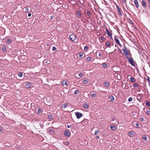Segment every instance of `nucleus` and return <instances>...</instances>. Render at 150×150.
Listing matches in <instances>:
<instances>
[{
    "mask_svg": "<svg viewBox=\"0 0 150 150\" xmlns=\"http://www.w3.org/2000/svg\"><path fill=\"white\" fill-rule=\"evenodd\" d=\"M129 62L132 66L134 67L135 66V64L133 62V59L131 57H130L128 59Z\"/></svg>",
    "mask_w": 150,
    "mask_h": 150,
    "instance_id": "f257e3e1",
    "label": "nucleus"
},
{
    "mask_svg": "<svg viewBox=\"0 0 150 150\" xmlns=\"http://www.w3.org/2000/svg\"><path fill=\"white\" fill-rule=\"evenodd\" d=\"M76 38V36L74 34H72L70 35L69 38L70 40L72 42L74 41Z\"/></svg>",
    "mask_w": 150,
    "mask_h": 150,
    "instance_id": "f03ea898",
    "label": "nucleus"
},
{
    "mask_svg": "<svg viewBox=\"0 0 150 150\" xmlns=\"http://www.w3.org/2000/svg\"><path fill=\"white\" fill-rule=\"evenodd\" d=\"M144 111L145 112V113L148 115H150V108H144L143 109Z\"/></svg>",
    "mask_w": 150,
    "mask_h": 150,
    "instance_id": "7ed1b4c3",
    "label": "nucleus"
},
{
    "mask_svg": "<svg viewBox=\"0 0 150 150\" xmlns=\"http://www.w3.org/2000/svg\"><path fill=\"white\" fill-rule=\"evenodd\" d=\"M122 50L123 51L124 54H126L128 53V48L125 46L123 47Z\"/></svg>",
    "mask_w": 150,
    "mask_h": 150,
    "instance_id": "20e7f679",
    "label": "nucleus"
},
{
    "mask_svg": "<svg viewBox=\"0 0 150 150\" xmlns=\"http://www.w3.org/2000/svg\"><path fill=\"white\" fill-rule=\"evenodd\" d=\"M75 115L78 119L80 118L83 116L82 114L81 113L79 112H76L75 113Z\"/></svg>",
    "mask_w": 150,
    "mask_h": 150,
    "instance_id": "39448f33",
    "label": "nucleus"
},
{
    "mask_svg": "<svg viewBox=\"0 0 150 150\" xmlns=\"http://www.w3.org/2000/svg\"><path fill=\"white\" fill-rule=\"evenodd\" d=\"M114 40L115 42L118 44L120 46H122L120 44L119 40L116 38L114 37Z\"/></svg>",
    "mask_w": 150,
    "mask_h": 150,
    "instance_id": "423d86ee",
    "label": "nucleus"
},
{
    "mask_svg": "<svg viewBox=\"0 0 150 150\" xmlns=\"http://www.w3.org/2000/svg\"><path fill=\"white\" fill-rule=\"evenodd\" d=\"M106 30L108 36L112 39V34L107 29Z\"/></svg>",
    "mask_w": 150,
    "mask_h": 150,
    "instance_id": "0eeeda50",
    "label": "nucleus"
},
{
    "mask_svg": "<svg viewBox=\"0 0 150 150\" xmlns=\"http://www.w3.org/2000/svg\"><path fill=\"white\" fill-rule=\"evenodd\" d=\"M32 84L30 83V82H28L25 84V87L26 88H30Z\"/></svg>",
    "mask_w": 150,
    "mask_h": 150,
    "instance_id": "6e6552de",
    "label": "nucleus"
},
{
    "mask_svg": "<svg viewBox=\"0 0 150 150\" xmlns=\"http://www.w3.org/2000/svg\"><path fill=\"white\" fill-rule=\"evenodd\" d=\"M62 84L64 87H67V82L66 81H62Z\"/></svg>",
    "mask_w": 150,
    "mask_h": 150,
    "instance_id": "1a4fd4ad",
    "label": "nucleus"
},
{
    "mask_svg": "<svg viewBox=\"0 0 150 150\" xmlns=\"http://www.w3.org/2000/svg\"><path fill=\"white\" fill-rule=\"evenodd\" d=\"M69 132L68 130H66L65 131L64 135L66 137H68L69 135Z\"/></svg>",
    "mask_w": 150,
    "mask_h": 150,
    "instance_id": "9d476101",
    "label": "nucleus"
},
{
    "mask_svg": "<svg viewBox=\"0 0 150 150\" xmlns=\"http://www.w3.org/2000/svg\"><path fill=\"white\" fill-rule=\"evenodd\" d=\"M134 3L135 5L137 8H138L139 7V5L138 3V2L137 0H134Z\"/></svg>",
    "mask_w": 150,
    "mask_h": 150,
    "instance_id": "9b49d317",
    "label": "nucleus"
},
{
    "mask_svg": "<svg viewBox=\"0 0 150 150\" xmlns=\"http://www.w3.org/2000/svg\"><path fill=\"white\" fill-rule=\"evenodd\" d=\"M76 14L78 17L80 18V17L81 16V13L80 11H79L76 12Z\"/></svg>",
    "mask_w": 150,
    "mask_h": 150,
    "instance_id": "f8f14e48",
    "label": "nucleus"
},
{
    "mask_svg": "<svg viewBox=\"0 0 150 150\" xmlns=\"http://www.w3.org/2000/svg\"><path fill=\"white\" fill-rule=\"evenodd\" d=\"M2 50L4 52H6V46L5 45H2Z\"/></svg>",
    "mask_w": 150,
    "mask_h": 150,
    "instance_id": "ddd939ff",
    "label": "nucleus"
},
{
    "mask_svg": "<svg viewBox=\"0 0 150 150\" xmlns=\"http://www.w3.org/2000/svg\"><path fill=\"white\" fill-rule=\"evenodd\" d=\"M104 85L106 87H108L109 86V84L107 82H105L104 83Z\"/></svg>",
    "mask_w": 150,
    "mask_h": 150,
    "instance_id": "4468645a",
    "label": "nucleus"
},
{
    "mask_svg": "<svg viewBox=\"0 0 150 150\" xmlns=\"http://www.w3.org/2000/svg\"><path fill=\"white\" fill-rule=\"evenodd\" d=\"M142 4L144 7H145L146 6V4L144 0L142 1Z\"/></svg>",
    "mask_w": 150,
    "mask_h": 150,
    "instance_id": "2eb2a0df",
    "label": "nucleus"
},
{
    "mask_svg": "<svg viewBox=\"0 0 150 150\" xmlns=\"http://www.w3.org/2000/svg\"><path fill=\"white\" fill-rule=\"evenodd\" d=\"M130 79L132 83L134 82L135 81V79L132 76L130 77Z\"/></svg>",
    "mask_w": 150,
    "mask_h": 150,
    "instance_id": "dca6fc26",
    "label": "nucleus"
},
{
    "mask_svg": "<svg viewBox=\"0 0 150 150\" xmlns=\"http://www.w3.org/2000/svg\"><path fill=\"white\" fill-rule=\"evenodd\" d=\"M110 129L113 130H114L115 129V125H111L110 126Z\"/></svg>",
    "mask_w": 150,
    "mask_h": 150,
    "instance_id": "f3484780",
    "label": "nucleus"
},
{
    "mask_svg": "<svg viewBox=\"0 0 150 150\" xmlns=\"http://www.w3.org/2000/svg\"><path fill=\"white\" fill-rule=\"evenodd\" d=\"M105 45L109 48L111 47V45H110V43L108 42H105Z\"/></svg>",
    "mask_w": 150,
    "mask_h": 150,
    "instance_id": "a211bd4d",
    "label": "nucleus"
},
{
    "mask_svg": "<svg viewBox=\"0 0 150 150\" xmlns=\"http://www.w3.org/2000/svg\"><path fill=\"white\" fill-rule=\"evenodd\" d=\"M67 106L68 104L67 103H64L62 105V107L64 108H65Z\"/></svg>",
    "mask_w": 150,
    "mask_h": 150,
    "instance_id": "6ab92c4d",
    "label": "nucleus"
},
{
    "mask_svg": "<svg viewBox=\"0 0 150 150\" xmlns=\"http://www.w3.org/2000/svg\"><path fill=\"white\" fill-rule=\"evenodd\" d=\"M83 108L85 109H87L88 108V105L86 103H85L83 104Z\"/></svg>",
    "mask_w": 150,
    "mask_h": 150,
    "instance_id": "aec40b11",
    "label": "nucleus"
},
{
    "mask_svg": "<svg viewBox=\"0 0 150 150\" xmlns=\"http://www.w3.org/2000/svg\"><path fill=\"white\" fill-rule=\"evenodd\" d=\"M110 101H112L114 100V98L112 96H111L110 97Z\"/></svg>",
    "mask_w": 150,
    "mask_h": 150,
    "instance_id": "412c9836",
    "label": "nucleus"
},
{
    "mask_svg": "<svg viewBox=\"0 0 150 150\" xmlns=\"http://www.w3.org/2000/svg\"><path fill=\"white\" fill-rule=\"evenodd\" d=\"M133 133V132L132 131H130L129 132V135L130 136H131L132 135Z\"/></svg>",
    "mask_w": 150,
    "mask_h": 150,
    "instance_id": "4be33fe9",
    "label": "nucleus"
},
{
    "mask_svg": "<svg viewBox=\"0 0 150 150\" xmlns=\"http://www.w3.org/2000/svg\"><path fill=\"white\" fill-rule=\"evenodd\" d=\"M146 106H148V107H150V103H149V102L148 101H147L146 102Z\"/></svg>",
    "mask_w": 150,
    "mask_h": 150,
    "instance_id": "5701e85b",
    "label": "nucleus"
},
{
    "mask_svg": "<svg viewBox=\"0 0 150 150\" xmlns=\"http://www.w3.org/2000/svg\"><path fill=\"white\" fill-rule=\"evenodd\" d=\"M103 67L104 68H105L107 66V64L106 63H103Z\"/></svg>",
    "mask_w": 150,
    "mask_h": 150,
    "instance_id": "b1692460",
    "label": "nucleus"
},
{
    "mask_svg": "<svg viewBox=\"0 0 150 150\" xmlns=\"http://www.w3.org/2000/svg\"><path fill=\"white\" fill-rule=\"evenodd\" d=\"M64 144L67 146H68L69 144V143L68 142H64Z\"/></svg>",
    "mask_w": 150,
    "mask_h": 150,
    "instance_id": "393cba45",
    "label": "nucleus"
},
{
    "mask_svg": "<svg viewBox=\"0 0 150 150\" xmlns=\"http://www.w3.org/2000/svg\"><path fill=\"white\" fill-rule=\"evenodd\" d=\"M18 76L20 77H22L23 76V73L22 72H19Z\"/></svg>",
    "mask_w": 150,
    "mask_h": 150,
    "instance_id": "a878e982",
    "label": "nucleus"
},
{
    "mask_svg": "<svg viewBox=\"0 0 150 150\" xmlns=\"http://www.w3.org/2000/svg\"><path fill=\"white\" fill-rule=\"evenodd\" d=\"M24 10H25L24 11L25 12H28L29 10H28V8H26V7L24 8Z\"/></svg>",
    "mask_w": 150,
    "mask_h": 150,
    "instance_id": "bb28decb",
    "label": "nucleus"
},
{
    "mask_svg": "<svg viewBox=\"0 0 150 150\" xmlns=\"http://www.w3.org/2000/svg\"><path fill=\"white\" fill-rule=\"evenodd\" d=\"M87 13L88 15L90 16L92 15L91 13L88 10H87Z\"/></svg>",
    "mask_w": 150,
    "mask_h": 150,
    "instance_id": "cd10ccee",
    "label": "nucleus"
},
{
    "mask_svg": "<svg viewBox=\"0 0 150 150\" xmlns=\"http://www.w3.org/2000/svg\"><path fill=\"white\" fill-rule=\"evenodd\" d=\"M48 118L50 120H51L52 119V116L51 115H49L48 116Z\"/></svg>",
    "mask_w": 150,
    "mask_h": 150,
    "instance_id": "c85d7f7f",
    "label": "nucleus"
},
{
    "mask_svg": "<svg viewBox=\"0 0 150 150\" xmlns=\"http://www.w3.org/2000/svg\"><path fill=\"white\" fill-rule=\"evenodd\" d=\"M42 111V110L40 109V108H39V109L38 110V113L40 114L41 112Z\"/></svg>",
    "mask_w": 150,
    "mask_h": 150,
    "instance_id": "c756f323",
    "label": "nucleus"
},
{
    "mask_svg": "<svg viewBox=\"0 0 150 150\" xmlns=\"http://www.w3.org/2000/svg\"><path fill=\"white\" fill-rule=\"evenodd\" d=\"M98 132H99V131L98 130H97V129L96 130L95 132V134H94L95 135H97V134L98 133Z\"/></svg>",
    "mask_w": 150,
    "mask_h": 150,
    "instance_id": "7c9ffc66",
    "label": "nucleus"
},
{
    "mask_svg": "<svg viewBox=\"0 0 150 150\" xmlns=\"http://www.w3.org/2000/svg\"><path fill=\"white\" fill-rule=\"evenodd\" d=\"M79 93V91L78 90H76L75 92H74V94H75V95H76L77 94H78Z\"/></svg>",
    "mask_w": 150,
    "mask_h": 150,
    "instance_id": "2f4dec72",
    "label": "nucleus"
},
{
    "mask_svg": "<svg viewBox=\"0 0 150 150\" xmlns=\"http://www.w3.org/2000/svg\"><path fill=\"white\" fill-rule=\"evenodd\" d=\"M125 56L126 57L127 59H128L129 58V55L128 53L125 54Z\"/></svg>",
    "mask_w": 150,
    "mask_h": 150,
    "instance_id": "473e14b6",
    "label": "nucleus"
},
{
    "mask_svg": "<svg viewBox=\"0 0 150 150\" xmlns=\"http://www.w3.org/2000/svg\"><path fill=\"white\" fill-rule=\"evenodd\" d=\"M147 139V137L145 136H144L143 138V139L145 141H146Z\"/></svg>",
    "mask_w": 150,
    "mask_h": 150,
    "instance_id": "72a5a7b5",
    "label": "nucleus"
},
{
    "mask_svg": "<svg viewBox=\"0 0 150 150\" xmlns=\"http://www.w3.org/2000/svg\"><path fill=\"white\" fill-rule=\"evenodd\" d=\"M91 60V57H87V61H90V60Z\"/></svg>",
    "mask_w": 150,
    "mask_h": 150,
    "instance_id": "f704fd0d",
    "label": "nucleus"
},
{
    "mask_svg": "<svg viewBox=\"0 0 150 150\" xmlns=\"http://www.w3.org/2000/svg\"><path fill=\"white\" fill-rule=\"evenodd\" d=\"M91 96L93 98H95L96 97V95L95 94L93 93L91 94Z\"/></svg>",
    "mask_w": 150,
    "mask_h": 150,
    "instance_id": "c9c22d12",
    "label": "nucleus"
},
{
    "mask_svg": "<svg viewBox=\"0 0 150 150\" xmlns=\"http://www.w3.org/2000/svg\"><path fill=\"white\" fill-rule=\"evenodd\" d=\"M134 87H138V84L137 83H134Z\"/></svg>",
    "mask_w": 150,
    "mask_h": 150,
    "instance_id": "e433bc0d",
    "label": "nucleus"
},
{
    "mask_svg": "<svg viewBox=\"0 0 150 150\" xmlns=\"http://www.w3.org/2000/svg\"><path fill=\"white\" fill-rule=\"evenodd\" d=\"M132 97H130L128 99V101L129 102H131L132 100Z\"/></svg>",
    "mask_w": 150,
    "mask_h": 150,
    "instance_id": "4c0bfd02",
    "label": "nucleus"
},
{
    "mask_svg": "<svg viewBox=\"0 0 150 150\" xmlns=\"http://www.w3.org/2000/svg\"><path fill=\"white\" fill-rule=\"evenodd\" d=\"M88 48V47L87 46H85L84 47V50L85 51H87Z\"/></svg>",
    "mask_w": 150,
    "mask_h": 150,
    "instance_id": "58836bf2",
    "label": "nucleus"
},
{
    "mask_svg": "<svg viewBox=\"0 0 150 150\" xmlns=\"http://www.w3.org/2000/svg\"><path fill=\"white\" fill-rule=\"evenodd\" d=\"M79 56L80 58H82L83 57V54L81 53H79Z\"/></svg>",
    "mask_w": 150,
    "mask_h": 150,
    "instance_id": "ea45409f",
    "label": "nucleus"
},
{
    "mask_svg": "<svg viewBox=\"0 0 150 150\" xmlns=\"http://www.w3.org/2000/svg\"><path fill=\"white\" fill-rule=\"evenodd\" d=\"M7 42L9 43H10L11 42V40L9 39H8Z\"/></svg>",
    "mask_w": 150,
    "mask_h": 150,
    "instance_id": "a19ab883",
    "label": "nucleus"
},
{
    "mask_svg": "<svg viewBox=\"0 0 150 150\" xmlns=\"http://www.w3.org/2000/svg\"><path fill=\"white\" fill-rule=\"evenodd\" d=\"M83 74L81 73H80L79 74V76H80V77H82L83 76Z\"/></svg>",
    "mask_w": 150,
    "mask_h": 150,
    "instance_id": "79ce46f5",
    "label": "nucleus"
},
{
    "mask_svg": "<svg viewBox=\"0 0 150 150\" xmlns=\"http://www.w3.org/2000/svg\"><path fill=\"white\" fill-rule=\"evenodd\" d=\"M117 77L119 79H121V77L120 75H117Z\"/></svg>",
    "mask_w": 150,
    "mask_h": 150,
    "instance_id": "37998d69",
    "label": "nucleus"
},
{
    "mask_svg": "<svg viewBox=\"0 0 150 150\" xmlns=\"http://www.w3.org/2000/svg\"><path fill=\"white\" fill-rule=\"evenodd\" d=\"M56 49V47L55 46H53L52 47V50H53L54 51Z\"/></svg>",
    "mask_w": 150,
    "mask_h": 150,
    "instance_id": "c03bdc74",
    "label": "nucleus"
},
{
    "mask_svg": "<svg viewBox=\"0 0 150 150\" xmlns=\"http://www.w3.org/2000/svg\"><path fill=\"white\" fill-rule=\"evenodd\" d=\"M147 80L149 83L150 82V80L149 79V77L148 76L147 78Z\"/></svg>",
    "mask_w": 150,
    "mask_h": 150,
    "instance_id": "a18cd8bd",
    "label": "nucleus"
},
{
    "mask_svg": "<svg viewBox=\"0 0 150 150\" xmlns=\"http://www.w3.org/2000/svg\"><path fill=\"white\" fill-rule=\"evenodd\" d=\"M117 9L118 11H121L120 8L118 6H117Z\"/></svg>",
    "mask_w": 150,
    "mask_h": 150,
    "instance_id": "49530a36",
    "label": "nucleus"
},
{
    "mask_svg": "<svg viewBox=\"0 0 150 150\" xmlns=\"http://www.w3.org/2000/svg\"><path fill=\"white\" fill-rule=\"evenodd\" d=\"M118 13L120 16H122V13L121 11H118Z\"/></svg>",
    "mask_w": 150,
    "mask_h": 150,
    "instance_id": "de8ad7c7",
    "label": "nucleus"
},
{
    "mask_svg": "<svg viewBox=\"0 0 150 150\" xmlns=\"http://www.w3.org/2000/svg\"><path fill=\"white\" fill-rule=\"evenodd\" d=\"M83 82L84 83V84H86L87 83V81H86V80H84L83 81Z\"/></svg>",
    "mask_w": 150,
    "mask_h": 150,
    "instance_id": "09e8293b",
    "label": "nucleus"
},
{
    "mask_svg": "<svg viewBox=\"0 0 150 150\" xmlns=\"http://www.w3.org/2000/svg\"><path fill=\"white\" fill-rule=\"evenodd\" d=\"M104 38L102 36L101 37V38H100L101 40H102V41H103Z\"/></svg>",
    "mask_w": 150,
    "mask_h": 150,
    "instance_id": "8fccbe9b",
    "label": "nucleus"
},
{
    "mask_svg": "<svg viewBox=\"0 0 150 150\" xmlns=\"http://www.w3.org/2000/svg\"><path fill=\"white\" fill-rule=\"evenodd\" d=\"M31 13H29L28 14V17H30V16H31Z\"/></svg>",
    "mask_w": 150,
    "mask_h": 150,
    "instance_id": "3c124183",
    "label": "nucleus"
},
{
    "mask_svg": "<svg viewBox=\"0 0 150 150\" xmlns=\"http://www.w3.org/2000/svg\"><path fill=\"white\" fill-rule=\"evenodd\" d=\"M49 132H53V130L51 129L49 130Z\"/></svg>",
    "mask_w": 150,
    "mask_h": 150,
    "instance_id": "603ef678",
    "label": "nucleus"
},
{
    "mask_svg": "<svg viewBox=\"0 0 150 150\" xmlns=\"http://www.w3.org/2000/svg\"><path fill=\"white\" fill-rule=\"evenodd\" d=\"M50 19H52L53 18V16H51L50 17Z\"/></svg>",
    "mask_w": 150,
    "mask_h": 150,
    "instance_id": "864d4df0",
    "label": "nucleus"
},
{
    "mask_svg": "<svg viewBox=\"0 0 150 150\" xmlns=\"http://www.w3.org/2000/svg\"><path fill=\"white\" fill-rule=\"evenodd\" d=\"M67 127H68V128H70V127H71V125H67Z\"/></svg>",
    "mask_w": 150,
    "mask_h": 150,
    "instance_id": "5fc2aeb1",
    "label": "nucleus"
},
{
    "mask_svg": "<svg viewBox=\"0 0 150 150\" xmlns=\"http://www.w3.org/2000/svg\"><path fill=\"white\" fill-rule=\"evenodd\" d=\"M140 120L141 121H142L144 120V119L142 117H141L140 118Z\"/></svg>",
    "mask_w": 150,
    "mask_h": 150,
    "instance_id": "6e6d98bb",
    "label": "nucleus"
},
{
    "mask_svg": "<svg viewBox=\"0 0 150 150\" xmlns=\"http://www.w3.org/2000/svg\"><path fill=\"white\" fill-rule=\"evenodd\" d=\"M119 51H120V52L122 54H123V53H122V51H121V50H120L119 49Z\"/></svg>",
    "mask_w": 150,
    "mask_h": 150,
    "instance_id": "4d7b16f0",
    "label": "nucleus"
},
{
    "mask_svg": "<svg viewBox=\"0 0 150 150\" xmlns=\"http://www.w3.org/2000/svg\"><path fill=\"white\" fill-rule=\"evenodd\" d=\"M115 118H113V119L111 120V121H115Z\"/></svg>",
    "mask_w": 150,
    "mask_h": 150,
    "instance_id": "13d9d810",
    "label": "nucleus"
},
{
    "mask_svg": "<svg viewBox=\"0 0 150 150\" xmlns=\"http://www.w3.org/2000/svg\"><path fill=\"white\" fill-rule=\"evenodd\" d=\"M136 125L137 126H139V124L138 123H137L136 124Z\"/></svg>",
    "mask_w": 150,
    "mask_h": 150,
    "instance_id": "bf43d9fd",
    "label": "nucleus"
},
{
    "mask_svg": "<svg viewBox=\"0 0 150 150\" xmlns=\"http://www.w3.org/2000/svg\"><path fill=\"white\" fill-rule=\"evenodd\" d=\"M96 138L97 139H99V137L98 136H96Z\"/></svg>",
    "mask_w": 150,
    "mask_h": 150,
    "instance_id": "052dcab7",
    "label": "nucleus"
},
{
    "mask_svg": "<svg viewBox=\"0 0 150 150\" xmlns=\"http://www.w3.org/2000/svg\"><path fill=\"white\" fill-rule=\"evenodd\" d=\"M122 1L124 2H125L126 1L125 0H122Z\"/></svg>",
    "mask_w": 150,
    "mask_h": 150,
    "instance_id": "680f3d73",
    "label": "nucleus"
},
{
    "mask_svg": "<svg viewBox=\"0 0 150 150\" xmlns=\"http://www.w3.org/2000/svg\"><path fill=\"white\" fill-rule=\"evenodd\" d=\"M2 131L1 128L0 127V131Z\"/></svg>",
    "mask_w": 150,
    "mask_h": 150,
    "instance_id": "e2e57ef3",
    "label": "nucleus"
},
{
    "mask_svg": "<svg viewBox=\"0 0 150 150\" xmlns=\"http://www.w3.org/2000/svg\"><path fill=\"white\" fill-rule=\"evenodd\" d=\"M99 56L100 57L101 56V54L100 53L99 54Z\"/></svg>",
    "mask_w": 150,
    "mask_h": 150,
    "instance_id": "0e129e2a",
    "label": "nucleus"
},
{
    "mask_svg": "<svg viewBox=\"0 0 150 150\" xmlns=\"http://www.w3.org/2000/svg\"><path fill=\"white\" fill-rule=\"evenodd\" d=\"M129 76H127V78H129Z\"/></svg>",
    "mask_w": 150,
    "mask_h": 150,
    "instance_id": "69168bd1",
    "label": "nucleus"
},
{
    "mask_svg": "<svg viewBox=\"0 0 150 150\" xmlns=\"http://www.w3.org/2000/svg\"><path fill=\"white\" fill-rule=\"evenodd\" d=\"M147 0L149 2L150 1V0Z\"/></svg>",
    "mask_w": 150,
    "mask_h": 150,
    "instance_id": "338daca9",
    "label": "nucleus"
},
{
    "mask_svg": "<svg viewBox=\"0 0 150 150\" xmlns=\"http://www.w3.org/2000/svg\"><path fill=\"white\" fill-rule=\"evenodd\" d=\"M136 150H139V149H137Z\"/></svg>",
    "mask_w": 150,
    "mask_h": 150,
    "instance_id": "774afa93",
    "label": "nucleus"
}]
</instances>
